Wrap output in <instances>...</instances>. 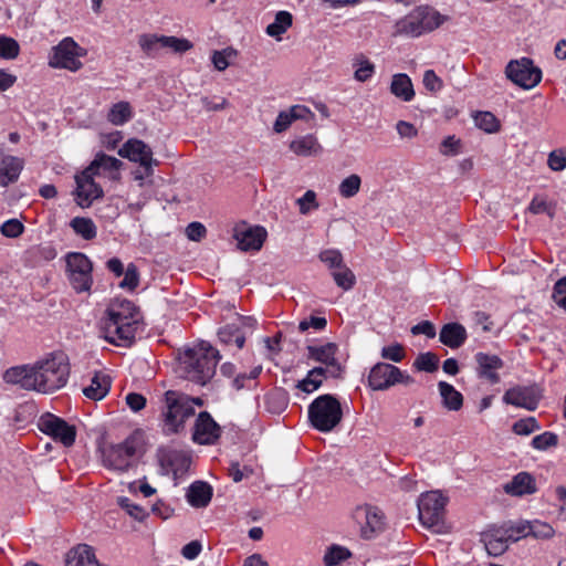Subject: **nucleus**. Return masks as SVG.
Masks as SVG:
<instances>
[{
  "label": "nucleus",
  "mask_w": 566,
  "mask_h": 566,
  "mask_svg": "<svg viewBox=\"0 0 566 566\" xmlns=\"http://www.w3.org/2000/svg\"><path fill=\"white\" fill-rule=\"evenodd\" d=\"M413 381L410 375L387 363H377L368 376V385L373 390H387L397 384L411 385Z\"/></svg>",
  "instance_id": "nucleus-9"
},
{
  "label": "nucleus",
  "mask_w": 566,
  "mask_h": 566,
  "mask_svg": "<svg viewBox=\"0 0 566 566\" xmlns=\"http://www.w3.org/2000/svg\"><path fill=\"white\" fill-rule=\"evenodd\" d=\"M65 564L66 566H101L94 549L86 544L72 548L66 555Z\"/></svg>",
  "instance_id": "nucleus-23"
},
{
  "label": "nucleus",
  "mask_w": 566,
  "mask_h": 566,
  "mask_svg": "<svg viewBox=\"0 0 566 566\" xmlns=\"http://www.w3.org/2000/svg\"><path fill=\"white\" fill-rule=\"evenodd\" d=\"M187 500L193 507H206L212 497V488L203 481L193 482L187 491Z\"/></svg>",
  "instance_id": "nucleus-25"
},
{
  "label": "nucleus",
  "mask_w": 566,
  "mask_h": 566,
  "mask_svg": "<svg viewBox=\"0 0 566 566\" xmlns=\"http://www.w3.org/2000/svg\"><path fill=\"white\" fill-rule=\"evenodd\" d=\"M38 428L45 434L61 442L64 447H71L75 442L76 429L64 419L52 413H44L39 418Z\"/></svg>",
  "instance_id": "nucleus-11"
},
{
  "label": "nucleus",
  "mask_w": 566,
  "mask_h": 566,
  "mask_svg": "<svg viewBox=\"0 0 566 566\" xmlns=\"http://www.w3.org/2000/svg\"><path fill=\"white\" fill-rule=\"evenodd\" d=\"M439 339L451 348H458L465 342L467 331L459 323H448L441 328Z\"/></svg>",
  "instance_id": "nucleus-26"
},
{
  "label": "nucleus",
  "mask_w": 566,
  "mask_h": 566,
  "mask_svg": "<svg viewBox=\"0 0 566 566\" xmlns=\"http://www.w3.org/2000/svg\"><path fill=\"white\" fill-rule=\"evenodd\" d=\"M438 363H439L438 356L433 353L428 352V353L420 354L416 358L413 366L418 370L433 373L438 369Z\"/></svg>",
  "instance_id": "nucleus-47"
},
{
  "label": "nucleus",
  "mask_w": 566,
  "mask_h": 566,
  "mask_svg": "<svg viewBox=\"0 0 566 566\" xmlns=\"http://www.w3.org/2000/svg\"><path fill=\"white\" fill-rule=\"evenodd\" d=\"M447 18L429 6L413 9L395 25V35L418 38L439 28Z\"/></svg>",
  "instance_id": "nucleus-4"
},
{
  "label": "nucleus",
  "mask_w": 566,
  "mask_h": 566,
  "mask_svg": "<svg viewBox=\"0 0 566 566\" xmlns=\"http://www.w3.org/2000/svg\"><path fill=\"white\" fill-rule=\"evenodd\" d=\"M70 282L77 292L88 291L92 286V273H70Z\"/></svg>",
  "instance_id": "nucleus-52"
},
{
  "label": "nucleus",
  "mask_w": 566,
  "mask_h": 566,
  "mask_svg": "<svg viewBox=\"0 0 566 566\" xmlns=\"http://www.w3.org/2000/svg\"><path fill=\"white\" fill-rule=\"evenodd\" d=\"M122 157H126L132 161L138 163L146 171V175L151 174V167L157 161L153 158L150 147L139 139L127 140L119 150Z\"/></svg>",
  "instance_id": "nucleus-14"
},
{
  "label": "nucleus",
  "mask_w": 566,
  "mask_h": 566,
  "mask_svg": "<svg viewBox=\"0 0 566 566\" xmlns=\"http://www.w3.org/2000/svg\"><path fill=\"white\" fill-rule=\"evenodd\" d=\"M103 464L109 469L126 471L135 455L134 446L125 441L118 444H105L101 448Z\"/></svg>",
  "instance_id": "nucleus-12"
},
{
  "label": "nucleus",
  "mask_w": 566,
  "mask_h": 566,
  "mask_svg": "<svg viewBox=\"0 0 566 566\" xmlns=\"http://www.w3.org/2000/svg\"><path fill=\"white\" fill-rule=\"evenodd\" d=\"M319 259L327 264L331 269H338L343 265L342 253L337 250H325L321 252Z\"/></svg>",
  "instance_id": "nucleus-59"
},
{
  "label": "nucleus",
  "mask_w": 566,
  "mask_h": 566,
  "mask_svg": "<svg viewBox=\"0 0 566 566\" xmlns=\"http://www.w3.org/2000/svg\"><path fill=\"white\" fill-rule=\"evenodd\" d=\"M308 358L314 359L321 364L329 367V377L337 378L342 374V367L338 364L335 355L337 345L335 343H327L322 346H307Z\"/></svg>",
  "instance_id": "nucleus-17"
},
{
  "label": "nucleus",
  "mask_w": 566,
  "mask_h": 566,
  "mask_svg": "<svg viewBox=\"0 0 566 566\" xmlns=\"http://www.w3.org/2000/svg\"><path fill=\"white\" fill-rule=\"evenodd\" d=\"M290 149L297 156L308 157L321 154L322 146L314 135L308 134L292 140Z\"/></svg>",
  "instance_id": "nucleus-27"
},
{
  "label": "nucleus",
  "mask_w": 566,
  "mask_h": 566,
  "mask_svg": "<svg viewBox=\"0 0 566 566\" xmlns=\"http://www.w3.org/2000/svg\"><path fill=\"white\" fill-rule=\"evenodd\" d=\"M70 226L84 240H92L97 234L96 226L90 218L75 217L71 220Z\"/></svg>",
  "instance_id": "nucleus-34"
},
{
  "label": "nucleus",
  "mask_w": 566,
  "mask_h": 566,
  "mask_svg": "<svg viewBox=\"0 0 566 566\" xmlns=\"http://www.w3.org/2000/svg\"><path fill=\"white\" fill-rule=\"evenodd\" d=\"M354 78L358 82L368 81L375 73V65L365 55L359 54L353 60Z\"/></svg>",
  "instance_id": "nucleus-36"
},
{
  "label": "nucleus",
  "mask_w": 566,
  "mask_h": 566,
  "mask_svg": "<svg viewBox=\"0 0 566 566\" xmlns=\"http://www.w3.org/2000/svg\"><path fill=\"white\" fill-rule=\"evenodd\" d=\"M505 75L524 90L535 87L542 80V71L528 57L510 61L505 67Z\"/></svg>",
  "instance_id": "nucleus-10"
},
{
  "label": "nucleus",
  "mask_w": 566,
  "mask_h": 566,
  "mask_svg": "<svg viewBox=\"0 0 566 566\" xmlns=\"http://www.w3.org/2000/svg\"><path fill=\"white\" fill-rule=\"evenodd\" d=\"M266 238V231L263 227H237L234 229V239L238 248L242 251H259Z\"/></svg>",
  "instance_id": "nucleus-18"
},
{
  "label": "nucleus",
  "mask_w": 566,
  "mask_h": 566,
  "mask_svg": "<svg viewBox=\"0 0 566 566\" xmlns=\"http://www.w3.org/2000/svg\"><path fill=\"white\" fill-rule=\"evenodd\" d=\"M510 542L515 543L530 536V521L509 522L502 525Z\"/></svg>",
  "instance_id": "nucleus-39"
},
{
  "label": "nucleus",
  "mask_w": 566,
  "mask_h": 566,
  "mask_svg": "<svg viewBox=\"0 0 566 566\" xmlns=\"http://www.w3.org/2000/svg\"><path fill=\"white\" fill-rule=\"evenodd\" d=\"M514 433L518 436H528L532 432L539 430V424L534 417L521 419L513 424Z\"/></svg>",
  "instance_id": "nucleus-51"
},
{
  "label": "nucleus",
  "mask_w": 566,
  "mask_h": 566,
  "mask_svg": "<svg viewBox=\"0 0 566 566\" xmlns=\"http://www.w3.org/2000/svg\"><path fill=\"white\" fill-rule=\"evenodd\" d=\"M233 55L234 51L232 49L214 51L211 57V62L218 71H224L229 66V59Z\"/></svg>",
  "instance_id": "nucleus-58"
},
{
  "label": "nucleus",
  "mask_w": 566,
  "mask_h": 566,
  "mask_svg": "<svg viewBox=\"0 0 566 566\" xmlns=\"http://www.w3.org/2000/svg\"><path fill=\"white\" fill-rule=\"evenodd\" d=\"M343 418V411L336 397L329 394L318 396L308 406L310 423L321 432H329Z\"/></svg>",
  "instance_id": "nucleus-6"
},
{
  "label": "nucleus",
  "mask_w": 566,
  "mask_h": 566,
  "mask_svg": "<svg viewBox=\"0 0 566 566\" xmlns=\"http://www.w3.org/2000/svg\"><path fill=\"white\" fill-rule=\"evenodd\" d=\"M69 375L67 356L55 352L34 364L7 369L3 379L7 384L17 385L24 390L52 394L66 385Z\"/></svg>",
  "instance_id": "nucleus-1"
},
{
  "label": "nucleus",
  "mask_w": 566,
  "mask_h": 566,
  "mask_svg": "<svg viewBox=\"0 0 566 566\" xmlns=\"http://www.w3.org/2000/svg\"><path fill=\"white\" fill-rule=\"evenodd\" d=\"M357 517H364L365 525L361 527L363 536L370 538L375 533L384 528V514L375 506H365L357 510Z\"/></svg>",
  "instance_id": "nucleus-22"
},
{
  "label": "nucleus",
  "mask_w": 566,
  "mask_h": 566,
  "mask_svg": "<svg viewBox=\"0 0 566 566\" xmlns=\"http://www.w3.org/2000/svg\"><path fill=\"white\" fill-rule=\"evenodd\" d=\"M323 382V379H321L317 376H311V371L307 373L306 378L303 380H300L296 385V388L304 392H313L314 390L318 389Z\"/></svg>",
  "instance_id": "nucleus-62"
},
{
  "label": "nucleus",
  "mask_w": 566,
  "mask_h": 566,
  "mask_svg": "<svg viewBox=\"0 0 566 566\" xmlns=\"http://www.w3.org/2000/svg\"><path fill=\"white\" fill-rule=\"evenodd\" d=\"M541 399L539 389L536 386H515L505 391L503 401L506 405L525 408L533 411Z\"/></svg>",
  "instance_id": "nucleus-15"
},
{
  "label": "nucleus",
  "mask_w": 566,
  "mask_h": 566,
  "mask_svg": "<svg viewBox=\"0 0 566 566\" xmlns=\"http://www.w3.org/2000/svg\"><path fill=\"white\" fill-rule=\"evenodd\" d=\"M0 230L7 238H17L23 232L24 227L18 219H10L1 226Z\"/></svg>",
  "instance_id": "nucleus-61"
},
{
  "label": "nucleus",
  "mask_w": 566,
  "mask_h": 566,
  "mask_svg": "<svg viewBox=\"0 0 566 566\" xmlns=\"http://www.w3.org/2000/svg\"><path fill=\"white\" fill-rule=\"evenodd\" d=\"M66 266L69 273H92V263L90 259L80 252H72L67 254Z\"/></svg>",
  "instance_id": "nucleus-38"
},
{
  "label": "nucleus",
  "mask_w": 566,
  "mask_h": 566,
  "mask_svg": "<svg viewBox=\"0 0 566 566\" xmlns=\"http://www.w3.org/2000/svg\"><path fill=\"white\" fill-rule=\"evenodd\" d=\"M221 429L209 412L199 413L192 433V440L199 444H213L220 437Z\"/></svg>",
  "instance_id": "nucleus-16"
},
{
  "label": "nucleus",
  "mask_w": 566,
  "mask_h": 566,
  "mask_svg": "<svg viewBox=\"0 0 566 566\" xmlns=\"http://www.w3.org/2000/svg\"><path fill=\"white\" fill-rule=\"evenodd\" d=\"M207 233L206 227L200 222H191L186 228L187 238L191 241L199 242Z\"/></svg>",
  "instance_id": "nucleus-64"
},
{
  "label": "nucleus",
  "mask_w": 566,
  "mask_h": 566,
  "mask_svg": "<svg viewBox=\"0 0 566 566\" xmlns=\"http://www.w3.org/2000/svg\"><path fill=\"white\" fill-rule=\"evenodd\" d=\"M553 300L559 307L566 310V276L555 283Z\"/></svg>",
  "instance_id": "nucleus-63"
},
{
  "label": "nucleus",
  "mask_w": 566,
  "mask_h": 566,
  "mask_svg": "<svg viewBox=\"0 0 566 566\" xmlns=\"http://www.w3.org/2000/svg\"><path fill=\"white\" fill-rule=\"evenodd\" d=\"M296 202L300 207V212L302 214H307L311 210L318 208V203L316 201V193L313 190H307L303 195V197L297 199Z\"/></svg>",
  "instance_id": "nucleus-57"
},
{
  "label": "nucleus",
  "mask_w": 566,
  "mask_h": 566,
  "mask_svg": "<svg viewBox=\"0 0 566 566\" xmlns=\"http://www.w3.org/2000/svg\"><path fill=\"white\" fill-rule=\"evenodd\" d=\"M481 541L488 553L492 556H500L509 548L510 539L503 526L494 527L481 534Z\"/></svg>",
  "instance_id": "nucleus-20"
},
{
  "label": "nucleus",
  "mask_w": 566,
  "mask_h": 566,
  "mask_svg": "<svg viewBox=\"0 0 566 566\" xmlns=\"http://www.w3.org/2000/svg\"><path fill=\"white\" fill-rule=\"evenodd\" d=\"M192 43L182 38L164 35V51L174 53H185L192 48Z\"/></svg>",
  "instance_id": "nucleus-44"
},
{
  "label": "nucleus",
  "mask_w": 566,
  "mask_h": 566,
  "mask_svg": "<svg viewBox=\"0 0 566 566\" xmlns=\"http://www.w3.org/2000/svg\"><path fill=\"white\" fill-rule=\"evenodd\" d=\"M23 168V160L14 156H6L0 161V186L7 187L18 180Z\"/></svg>",
  "instance_id": "nucleus-24"
},
{
  "label": "nucleus",
  "mask_w": 566,
  "mask_h": 566,
  "mask_svg": "<svg viewBox=\"0 0 566 566\" xmlns=\"http://www.w3.org/2000/svg\"><path fill=\"white\" fill-rule=\"evenodd\" d=\"M390 92L403 102H410L415 97L412 82L405 73H397L392 75Z\"/></svg>",
  "instance_id": "nucleus-29"
},
{
  "label": "nucleus",
  "mask_w": 566,
  "mask_h": 566,
  "mask_svg": "<svg viewBox=\"0 0 566 566\" xmlns=\"http://www.w3.org/2000/svg\"><path fill=\"white\" fill-rule=\"evenodd\" d=\"M333 279L335 283L342 287L343 290L347 291L350 290L356 281V277L350 269H348L346 265H342L338 269H336L333 273Z\"/></svg>",
  "instance_id": "nucleus-43"
},
{
  "label": "nucleus",
  "mask_w": 566,
  "mask_h": 566,
  "mask_svg": "<svg viewBox=\"0 0 566 566\" xmlns=\"http://www.w3.org/2000/svg\"><path fill=\"white\" fill-rule=\"evenodd\" d=\"M558 442V438L553 432H544L535 436L532 440V447L537 450H546L551 447H555Z\"/></svg>",
  "instance_id": "nucleus-54"
},
{
  "label": "nucleus",
  "mask_w": 566,
  "mask_h": 566,
  "mask_svg": "<svg viewBox=\"0 0 566 566\" xmlns=\"http://www.w3.org/2000/svg\"><path fill=\"white\" fill-rule=\"evenodd\" d=\"M261 370H262V367L256 366L249 374L243 373V374L237 375V377L232 380V386L237 390H241L243 388H250V385H247L245 382L254 381L261 374Z\"/></svg>",
  "instance_id": "nucleus-55"
},
{
  "label": "nucleus",
  "mask_w": 566,
  "mask_h": 566,
  "mask_svg": "<svg viewBox=\"0 0 566 566\" xmlns=\"http://www.w3.org/2000/svg\"><path fill=\"white\" fill-rule=\"evenodd\" d=\"M352 556L350 552L339 545H333L328 548L324 556V563L326 566H337L343 560Z\"/></svg>",
  "instance_id": "nucleus-42"
},
{
  "label": "nucleus",
  "mask_w": 566,
  "mask_h": 566,
  "mask_svg": "<svg viewBox=\"0 0 566 566\" xmlns=\"http://www.w3.org/2000/svg\"><path fill=\"white\" fill-rule=\"evenodd\" d=\"M438 387L442 398V403L447 409L453 411L461 409L463 405V396L460 391L446 381H440Z\"/></svg>",
  "instance_id": "nucleus-31"
},
{
  "label": "nucleus",
  "mask_w": 566,
  "mask_h": 566,
  "mask_svg": "<svg viewBox=\"0 0 566 566\" xmlns=\"http://www.w3.org/2000/svg\"><path fill=\"white\" fill-rule=\"evenodd\" d=\"M360 186L361 178L356 174H352L342 180L338 186V191L343 198H352L359 192Z\"/></svg>",
  "instance_id": "nucleus-41"
},
{
  "label": "nucleus",
  "mask_w": 566,
  "mask_h": 566,
  "mask_svg": "<svg viewBox=\"0 0 566 566\" xmlns=\"http://www.w3.org/2000/svg\"><path fill=\"white\" fill-rule=\"evenodd\" d=\"M447 497L439 491L422 493L418 500L419 520L423 526L442 533L444 530L443 514Z\"/></svg>",
  "instance_id": "nucleus-7"
},
{
  "label": "nucleus",
  "mask_w": 566,
  "mask_h": 566,
  "mask_svg": "<svg viewBox=\"0 0 566 566\" xmlns=\"http://www.w3.org/2000/svg\"><path fill=\"white\" fill-rule=\"evenodd\" d=\"M139 284V274L137 266L134 263H129L124 271V279L119 283V287L129 291L135 290Z\"/></svg>",
  "instance_id": "nucleus-50"
},
{
  "label": "nucleus",
  "mask_w": 566,
  "mask_h": 566,
  "mask_svg": "<svg viewBox=\"0 0 566 566\" xmlns=\"http://www.w3.org/2000/svg\"><path fill=\"white\" fill-rule=\"evenodd\" d=\"M138 328L136 307L129 301H122L108 310V318L104 323L105 338L113 344H129Z\"/></svg>",
  "instance_id": "nucleus-3"
},
{
  "label": "nucleus",
  "mask_w": 566,
  "mask_h": 566,
  "mask_svg": "<svg viewBox=\"0 0 566 566\" xmlns=\"http://www.w3.org/2000/svg\"><path fill=\"white\" fill-rule=\"evenodd\" d=\"M119 506L125 510L132 517L143 521L147 516V512L140 505L134 504L128 497L118 499Z\"/></svg>",
  "instance_id": "nucleus-53"
},
{
  "label": "nucleus",
  "mask_w": 566,
  "mask_h": 566,
  "mask_svg": "<svg viewBox=\"0 0 566 566\" xmlns=\"http://www.w3.org/2000/svg\"><path fill=\"white\" fill-rule=\"evenodd\" d=\"M555 535V530L548 523L534 520L530 521V536L536 539H549Z\"/></svg>",
  "instance_id": "nucleus-45"
},
{
  "label": "nucleus",
  "mask_w": 566,
  "mask_h": 566,
  "mask_svg": "<svg viewBox=\"0 0 566 566\" xmlns=\"http://www.w3.org/2000/svg\"><path fill=\"white\" fill-rule=\"evenodd\" d=\"M292 25V14L287 11H279L275 15L274 22L266 27V33L270 36L280 39Z\"/></svg>",
  "instance_id": "nucleus-37"
},
{
  "label": "nucleus",
  "mask_w": 566,
  "mask_h": 566,
  "mask_svg": "<svg viewBox=\"0 0 566 566\" xmlns=\"http://www.w3.org/2000/svg\"><path fill=\"white\" fill-rule=\"evenodd\" d=\"M193 415L195 408L191 406L189 396L175 390H168L165 394L163 430L166 434L178 433L184 429L185 421Z\"/></svg>",
  "instance_id": "nucleus-5"
},
{
  "label": "nucleus",
  "mask_w": 566,
  "mask_h": 566,
  "mask_svg": "<svg viewBox=\"0 0 566 566\" xmlns=\"http://www.w3.org/2000/svg\"><path fill=\"white\" fill-rule=\"evenodd\" d=\"M169 462L172 467L174 475L177 476L178 474H182L189 469L191 464V458L184 452H172L169 455Z\"/></svg>",
  "instance_id": "nucleus-48"
},
{
  "label": "nucleus",
  "mask_w": 566,
  "mask_h": 566,
  "mask_svg": "<svg viewBox=\"0 0 566 566\" xmlns=\"http://www.w3.org/2000/svg\"><path fill=\"white\" fill-rule=\"evenodd\" d=\"M56 256V251L50 245H35L25 251L24 258L30 265H35L39 261H50Z\"/></svg>",
  "instance_id": "nucleus-35"
},
{
  "label": "nucleus",
  "mask_w": 566,
  "mask_h": 566,
  "mask_svg": "<svg viewBox=\"0 0 566 566\" xmlns=\"http://www.w3.org/2000/svg\"><path fill=\"white\" fill-rule=\"evenodd\" d=\"M75 182L74 199L82 208H88L94 200L103 196V189L94 181V176L85 169L75 176Z\"/></svg>",
  "instance_id": "nucleus-13"
},
{
  "label": "nucleus",
  "mask_w": 566,
  "mask_h": 566,
  "mask_svg": "<svg viewBox=\"0 0 566 566\" xmlns=\"http://www.w3.org/2000/svg\"><path fill=\"white\" fill-rule=\"evenodd\" d=\"M86 55V50L80 46L72 38H64L53 46L49 56V65L53 69H65L76 72L82 69L81 57Z\"/></svg>",
  "instance_id": "nucleus-8"
},
{
  "label": "nucleus",
  "mask_w": 566,
  "mask_h": 566,
  "mask_svg": "<svg viewBox=\"0 0 566 566\" xmlns=\"http://www.w3.org/2000/svg\"><path fill=\"white\" fill-rule=\"evenodd\" d=\"M218 337L221 343L229 345L232 342L241 349L245 343L244 332L241 331L237 323L227 324L218 331Z\"/></svg>",
  "instance_id": "nucleus-33"
},
{
  "label": "nucleus",
  "mask_w": 566,
  "mask_h": 566,
  "mask_svg": "<svg viewBox=\"0 0 566 566\" xmlns=\"http://www.w3.org/2000/svg\"><path fill=\"white\" fill-rule=\"evenodd\" d=\"M476 374L480 378L488 380L494 385L500 381L499 370L503 367V360L496 355L485 353H476Z\"/></svg>",
  "instance_id": "nucleus-19"
},
{
  "label": "nucleus",
  "mask_w": 566,
  "mask_h": 566,
  "mask_svg": "<svg viewBox=\"0 0 566 566\" xmlns=\"http://www.w3.org/2000/svg\"><path fill=\"white\" fill-rule=\"evenodd\" d=\"M108 120L114 125H123L132 118L130 105L127 102H118L113 105L108 115Z\"/></svg>",
  "instance_id": "nucleus-40"
},
{
  "label": "nucleus",
  "mask_w": 566,
  "mask_h": 566,
  "mask_svg": "<svg viewBox=\"0 0 566 566\" xmlns=\"http://www.w3.org/2000/svg\"><path fill=\"white\" fill-rule=\"evenodd\" d=\"M474 120L476 126L486 133H494L499 129V122L490 112L478 113Z\"/></svg>",
  "instance_id": "nucleus-49"
},
{
  "label": "nucleus",
  "mask_w": 566,
  "mask_h": 566,
  "mask_svg": "<svg viewBox=\"0 0 566 566\" xmlns=\"http://www.w3.org/2000/svg\"><path fill=\"white\" fill-rule=\"evenodd\" d=\"M19 43L9 36H0V57L4 60H13L19 55Z\"/></svg>",
  "instance_id": "nucleus-46"
},
{
  "label": "nucleus",
  "mask_w": 566,
  "mask_h": 566,
  "mask_svg": "<svg viewBox=\"0 0 566 566\" xmlns=\"http://www.w3.org/2000/svg\"><path fill=\"white\" fill-rule=\"evenodd\" d=\"M109 388V377L104 374H95L91 384L83 389V394L92 400H101L108 394Z\"/></svg>",
  "instance_id": "nucleus-30"
},
{
  "label": "nucleus",
  "mask_w": 566,
  "mask_h": 566,
  "mask_svg": "<svg viewBox=\"0 0 566 566\" xmlns=\"http://www.w3.org/2000/svg\"><path fill=\"white\" fill-rule=\"evenodd\" d=\"M122 164L123 163L116 157L99 153L95 156L94 160L90 164V166L85 168V170H87L93 176H96L98 175L101 169L105 171L118 170Z\"/></svg>",
  "instance_id": "nucleus-32"
},
{
  "label": "nucleus",
  "mask_w": 566,
  "mask_h": 566,
  "mask_svg": "<svg viewBox=\"0 0 566 566\" xmlns=\"http://www.w3.org/2000/svg\"><path fill=\"white\" fill-rule=\"evenodd\" d=\"M219 359V352L201 342L179 353L176 371L181 378L203 386L214 376Z\"/></svg>",
  "instance_id": "nucleus-2"
},
{
  "label": "nucleus",
  "mask_w": 566,
  "mask_h": 566,
  "mask_svg": "<svg viewBox=\"0 0 566 566\" xmlns=\"http://www.w3.org/2000/svg\"><path fill=\"white\" fill-rule=\"evenodd\" d=\"M503 490L512 496H524L537 491L534 476L528 472L517 473L511 482L504 484Z\"/></svg>",
  "instance_id": "nucleus-21"
},
{
  "label": "nucleus",
  "mask_w": 566,
  "mask_h": 566,
  "mask_svg": "<svg viewBox=\"0 0 566 566\" xmlns=\"http://www.w3.org/2000/svg\"><path fill=\"white\" fill-rule=\"evenodd\" d=\"M547 165L554 171L564 170L566 168V151L553 150L548 155Z\"/></svg>",
  "instance_id": "nucleus-60"
},
{
  "label": "nucleus",
  "mask_w": 566,
  "mask_h": 566,
  "mask_svg": "<svg viewBox=\"0 0 566 566\" xmlns=\"http://www.w3.org/2000/svg\"><path fill=\"white\" fill-rule=\"evenodd\" d=\"M528 211L533 214L547 213L551 218L554 216V209L551 203L539 196H535L532 199L528 206Z\"/></svg>",
  "instance_id": "nucleus-56"
},
{
  "label": "nucleus",
  "mask_w": 566,
  "mask_h": 566,
  "mask_svg": "<svg viewBox=\"0 0 566 566\" xmlns=\"http://www.w3.org/2000/svg\"><path fill=\"white\" fill-rule=\"evenodd\" d=\"M138 45L143 53L150 59H158L165 53L164 35L143 33L138 36Z\"/></svg>",
  "instance_id": "nucleus-28"
}]
</instances>
